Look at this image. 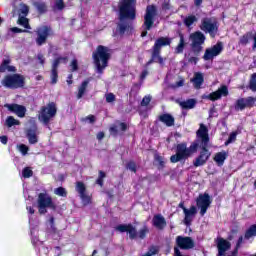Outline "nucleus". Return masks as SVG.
<instances>
[{
	"label": "nucleus",
	"mask_w": 256,
	"mask_h": 256,
	"mask_svg": "<svg viewBox=\"0 0 256 256\" xmlns=\"http://www.w3.org/2000/svg\"><path fill=\"white\" fill-rule=\"evenodd\" d=\"M153 225L156 227V229H160V231H163L165 227H167V221L165 220V217L163 215L158 214L153 217Z\"/></svg>",
	"instance_id": "25"
},
{
	"label": "nucleus",
	"mask_w": 256,
	"mask_h": 256,
	"mask_svg": "<svg viewBox=\"0 0 256 256\" xmlns=\"http://www.w3.org/2000/svg\"><path fill=\"white\" fill-rule=\"evenodd\" d=\"M107 103H113L115 101V95L113 93L106 94Z\"/></svg>",
	"instance_id": "53"
},
{
	"label": "nucleus",
	"mask_w": 256,
	"mask_h": 256,
	"mask_svg": "<svg viewBox=\"0 0 256 256\" xmlns=\"http://www.w3.org/2000/svg\"><path fill=\"white\" fill-rule=\"evenodd\" d=\"M185 49V38L183 35H180V42L178 46L176 47V53H183V50Z\"/></svg>",
	"instance_id": "37"
},
{
	"label": "nucleus",
	"mask_w": 256,
	"mask_h": 256,
	"mask_svg": "<svg viewBox=\"0 0 256 256\" xmlns=\"http://www.w3.org/2000/svg\"><path fill=\"white\" fill-rule=\"evenodd\" d=\"M70 67H71V71H77V60H73L71 62Z\"/></svg>",
	"instance_id": "60"
},
{
	"label": "nucleus",
	"mask_w": 256,
	"mask_h": 256,
	"mask_svg": "<svg viewBox=\"0 0 256 256\" xmlns=\"http://www.w3.org/2000/svg\"><path fill=\"white\" fill-rule=\"evenodd\" d=\"M188 61H189V63H194V65H197L199 58L198 57H190Z\"/></svg>",
	"instance_id": "62"
},
{
	"label": "nucleus",
	"mask_w": 256,
	"mask_h": 256,
	"mask_svg": "<svg viewBox=\"0 0 256 256\" xmlns=\"http://www.w3.org/2000/svg\"><path fill=\"white\" fill-rule=\"evenodd\" d=\"M37 59L41 65L45 63V57L42 54H38Z\"/></svg>",
	"instance_id": "61"
},
{
	"label": "nucleus",
	"mask_w": 256,
	"mask_h": 256,
	"mask_svg": "<svg viewBox=\"0 0 256 256\" xmlns=\"http://www.w3.org/2000/svg\"><path fill=\"white\" fill-rule=\"evenodd\" d=\"M39 132L37 131V127L34 126L32 129L27 130L26 137L30 143V145H35L39 141Z\"/></svg>",
	"instance_id": "24"
},
{
	"label": "nucleus",
	"mask_w": 256,
	"mask_h": 256,
	"mask_svg": "<svg viewBox=\"0 0 256 256\" xmlns=\"http://www.w3.org/2000/svg\"><path fill=\"white\" fill-rule=\"evenodd\" d=\"M88 85H89L88 80H85L84 82H82L81 86L78 89V95H77L78 99H81V97H83V95H85V90L87 89Z\"/></svg>",
	"instance_id": "33"
},
{
	"label": "nucleus",
	"mask_w": 256,
	"mask_h": 256,
	"mask_svg": "<svg viewBox=\"0 0 256 256\" xmlns=\"http://www.w3.org/2000/svg\"><path fill=\"white\" fill-rule=\"evenodd\" d=\"M22 175L25 179H29V177H33V170L31 168H24Z\"/></svg>",
	"instance_id": "45"
},
{
	"label": "nucleus",
	"mask_w": 256,
	"mask_h": 256,
	"mask_svg": "<svg viewBox=\"0 0 256 256\" xmlns=\"http://www.w3.org/2000/svg\"><path fill=\"white\" fill-rule=\"evenodd\" d=\"M139 89H141V83L134 84L132 87V92L134 91L135 93L139 92Z\"/></svg>",
	"instance_id": "58"
},
{
	"label": "nucleus",
	"mask_w": 256,
	"mask_h": 256,
	"mask_svg": "<svg viewBox=\"0 0 256 256\" xmlns=\"http://www.w3.org/2000/svg\"><path fill=\"white\" fill-rule=\"evenodd\" d=\"M154 159H155L156 163L159 164L161 169H163L165 167V160H163V158L161 156H159V154H155Z\"/></svg>",
	"instance_id": "44"
},
{
	"label": "nucleus",
	"mask_w": 256,
	"mask_h": 256,
	"mask_svg": "<svg viewBox=\"0 0 256 256\" xmlns=\"http://www.w3.org/2000/svg\"><path fill=\"white\" fill-rule=\"evenodd\" d=\"M229 95V90L227 86H221L217 91L212 92L208 95V99L210 101H217L221 99V97H227Z\"/></svg>",
	"instance_id": "19"
},
{
	"label": "nucleus",
	"mask_w": 256,
	"mask_h": 256,
	"mask_svg": "<svg viewBox=\"0 0 256 256\" xmlns=\"http://www.w3.org/2000/svg\"><path fill=\"white\" fill-rule=\"evenodd\" d=\"M185 85V80H179L176 82L175 85H172V88L175 89V87H183Z\"/></svg>",
	"instance_id": "57"
},
{
	"label": "nucleus",
	"mask_w": 256,
	"mask_h": 256,
	"mask_svg": "<svg viewBox=\"0 0 256 256\" xmlns=\"http://www.w3.org/2000/svg\"><path fill=\"white\" fill-rule=\"evenodd\" d=\"M127 131V125L123 122H116L109 128L110 135L112 137H119V135H123Z\"/></svg>",
	"instance_id": "16"
},
{
	"label": "nucleus",
	"mask_w": 256,
	"mask_h": 256,
	"mask_svg": "<svg viewBox=\"0 0 256 256\" xmlns=\"http://www.w3.org/2000/svg\"><path fill=\"white\" fill-rule=\"evenodd\" d=\"M147 233H149V229L145 226L139 232H137V230L131 224L129 225L130 239H145V237H147Z\"/></svg>",
	"instance_id": "18"
},
{
	"label": "nucleus",
	"mask_w": 256,
	"mask_h": 256,
	"mask_svg": "<svg viewBox=\"0 0 256 256\" xmlns=\"http://www.w3.org/2000/svg\"><path fill=\"white\" fill-rule=\"evenodd\" d=\"M252 39H253V41H254V44H253V46H252V49H256V32H255V34L252 36Z\"/></svg>",
	"instance_id": "64"
},
{
	"label": "nucleus",
	"mask_w": 256,
	"mask_h": 256,
	"mask_svg": "<svg viewBox=\"0 0 256 256\" xmlns=\"http://www.w3.org/2000/svg\"><path fill=\"white\" fill-rule=\"evenodd\" d=\"M162 9L164 11H169V9H171V4L168 1H164L162 4Z\"/></svg>",
	"instance_id": "55"
},
{
	"label": "nucleus",
	"mask_w": 256,
	"mask_h": 256,
	"mask_svg": "<svg viewBox=\"0 0 256 256\" xmlns=\"http://www.w3.org/2000/svg\"><path fill=\"white\" fill-rule=\"evenodd\" d=\"M84 121H88V123H95V116L90 115V116L84 118Z\"/></svg>",
	"instance_id": "59"
},
{
	"label": "nucleus",
	"mask_w": 256,
	"mask_h": 256,
	"mask_svg": "<svg viewBox=\"0 0 256 256\" xmlns=\"http://www.w3.org/2000/svg\"><path fill=\"white\" fill-rule=\"evenodd\" d=\"M155 17H157V7L155 5H148L144 15V26L146 31H151V27H153V24L155 23Z\"/></svg>",
	"instance_id": "11"
},
{
	"label": "nucleus",
	"mask_w": 256,
	"mask_h": 256,
	"mask_svg": "<svg viewBox=\"0 0 256 256\" xmlns=\"http://www.w3.org/2000/svg\"><path fill=\"white\" fill-rule=\"evenodd\" d=\"M244 101H245L247 107H253V105H255L256 98L255 97H247V98H244Z\"/></svg>",
	"instance_id": "46"
},
{
	"label": "nucleus",
	"mask_w": 256,
	"mask_h": 256,
	"mask_svg": "<svg viewBox=\"0 0 256 256\" xmlns=\"http://www.w3.org/2000/svg\"><path fill=\"white\" fill-rule=\"evenodd\" d=\"M10 63L11 61L9 59L3 61L2 65L0 66L1 73H5V71L15 72V66H10Z\"/></svg>",
	"instance_id": "31"
},
{
	"label": "nucleus",
	"mask_w": 256,
	"mask_h": 256,
	"mask_svg": "<svg viewBox=\"0 0 256 256\" xmlns=\"http://www.w3.org/2000/svg\"><path fill=\"white\" fill-rule=\"evenodd\" d=\"M237 139V132H232L228 138V140L225 142V145H229L230 143H233Z\"/></svg>",
	"instance_id": "50"
},
{
	"label": "nucleus",
	"mask_w": 256,
	"mask_h": 256,
	"mask_svg": "<svg viewBox=\"0 0 256 256\" xmlns=\"http://www.w3.org/2000/svg\"><path fill=\"white\" fill-rule=\"evenodd\" d=\"M151 99H152L151 95L145 96L141 101L142 107H147V105L151 103Z\"/></svg>",
	"instance_id": "49"
},
{
	"label": "nucleus",
	"mask_w": 256,
	"mask_h": 256,
	"mask_svg": "<svg viewBox=\"0 0 256 256\" xmlns=\"http://www.w3.org/2000/svg\"><path fill=\"white\" fill-rule=\"evenodd\" d=\"M247 102H245V98H240L236 101L235 109L236 111H243V109H246Z\"/></svg>",
	"instance_id": "35"
},
{
	"label": "nucleus",
	"mask_w": 256,
	"mask_h": 256,
	"mask_svg": "<svg viewBox=\"0 0 256 256\" xmlns=\"http://www.w3.org/2000/svg\"><path fill=\"white\" fill-rule=\"evenodd\" d=\"M251 237H256V224L250 226L244 235V239H251Z\"/></svg>",
	"instance_id": "32"
},
{
	"label": "nucleus",
	"mask_w": 256,
	"mask_h": 256,
	"mask_svg": "<svg viewBox=\"0 0 256 256\" xmlns=\"http://www.w3.org/2000/svg\"><path fill=\"white\" fill-rule=\"evenodd\" d=\"M196 205L200 209L201 217H203L205 213H207V209H209V206L211 205V197L209 196V194H200L196 200Z\"/></svg>",
	"instance_id": "12"
},
{
	"label": "nucleus",
	"mask_w": 256,
	"mask_h": 256,
	"mask_svg": "<svg viewBox=\"0 0 256 256\" xmlns=\"http://www.w3.org/2000/svg\"><path fill=\"white\" fill-rule=\"evenodd\" d=\"M184 224L189 227L193 221V217L197 215V207L191 206L190 209L184 208Z\"/></svg>",
	"instance_id": "22"
},
{
	"label": "nucleus",
	"mask_w": 256,
	"mask_h": 256,
	"mask_svg": "<svg viewBox=\"0 0 256 256\" xmlns=\"http://www.w3.org/2000/svg\"><path fill=\"white\" fill-rule=\"evenodd\" d=\"M119 19L118 33L123 35L129 25V0H120L119 2Z\"/></svg>",
	"instance_id": "4"
},
{
	"label": "nucleus",
	"mask_w": 256,
	"mask_h": 256,
	"mask_svg": "<svg viewBox=\"0 0 256 256\" xmlns=\"http://www.w3.org/2000/svg\"><path fill=\"white\" fill-rule=\"evenodd\" d=\"M0 141L3 145H7V141H8L7 136H0Z\"/></svg>",
	"instance_id": "63"
},
{
	"label": "nucleus",
	"mask_w": 256,
	"mask_h": 256,
	"mask_svg": "<svg viewBox=\"0 0 256 256\" xmlns=\"http://www.w3.org/2000/svg\"><path fill=\"white\" fill-rule=\"evenodd\" d=\"M76 191L79 193L84 205H89L91 203V196L87 195V186H85V183L81 181L76 182Z\"/></svg>",
	"instance_id": "15"
},
{
	"label": "nucleus",
	"mask_w": 256,
	"mask_h": 256,
	"mask_svg": "<svg viewBox=\"0 0 256 256\" xmlns=\"http://www.w3.org/2000/svg\"><path fill=\"white\" fill-rule=\"evenodd\" d=\"M19 12L21 17H27V13H29V6L20 4Z\"/></svg>",
	"instance_id": "39"
},
{
	"label": "nucleus",
	"mask_w": 256,
	"mask_h": 256,
	"mask_svg": "<svg viewBox=\"0 0 256 256\" xmlns=\"http://www.w3.org/2000/svg\"><path fill=\"white\" fill-rule=\"evenodd\" d=\"M6 125L8 127H13V125H19V122L17 120H15V118H13V116H9L6 119Z\"/></svg>",
	"instance_id": "43"
},
{
	"label": "nucleus",
	"mask_w": 256,
	"mask_h": 256,
	"mask_svg": "<svg viewBox=\"0 0 256 256\" xmlns=\"http://www.w3.org/2000/svg\"><path fill=\"white\" fill-rule=\"evenodd\" d=\"M137 17V0H129V21H135Z\"/></svg>",
	"instance_id": "27"
},
{
	"label": "nucleus",
	"mask_w": 256,
	"mask_h": 256,
	"mask_svg": "<svg viewBox=\"0 0 256 256\" xmlns=\"http://www.w3.org/2000/svg\"><path fill=\"white\" fill-rule=\"evenodd\" d=\"M223 51V43L218 42L211 48H208L205 50L203 59L204 61H211L214 57H217V55H221V52Z\"/></svg>",
	"instance_id": "14"
},
{
	"label": "nucleus",
	"mask_w": 256,
	"mask_h": 256,
	"mask_svg": "<svg viewBox=\"0 0 256 256\" xmlns=\"http://www.w3.org/2000/svg\"><path fill=\"white\" fill-rule=\"evenodd\" d=\"M4 107H6L8 111H11V113H15L17 117H25V113L27 112L24 106L18 104H5Z\"/></svg>",
	"instance_id": "20"
},
{
	"label": "nucleus",
	"mask_w": 256,
	"mask_h": 256,
	"mask_svg": "<svg viewBox=\"0 0 256 256\" xmlns=\"http://www.w3.org/2000/svg\"><path fill=\"white\" fill-rule=\"evenodd\" d=\"M253 39V32H248L240 38V45H247Z\"/></svg>",
	"instance_id": "34"
},
{
	"label": "nucleus",
	"mask_w": 256,
	"mask_h": 256,
	"mask_svg": "<svg viewBox=\"0 0 256 256\" xmlns=\"http://www.w3.org/2000/svg\"><path fill=\"white\" fill-rule=\"evenodd\" d=\"M200 29L204 33H209L211 37H215L217 35V31H219V24L217 19L211 17H206L201 20Z\"/></svg>",
	"instance_id": "8"
},
{
	"label": "nucleus",
	"mask_w": 256,
	"mask_h": 256,
	"mask_svg": "<svg viewBox=\"0 0 256 256\" xmlns=\"http://www.w3.org/2000/svg\"><path fill=\"white\" fill-rule=\"evenodd\" d=\"M159 121H161V123H164L166 127H173V125H175V118L171 114L160 115Z\"/></svg>",
	"instance_id": "28"
},
{
	"label": "nucleus",
	"mask_w": 256,
	"mask_h": 256,
	"mask_svg": "<svg viewBox=\"0 0 256 256\" xmlns=\"http://www.w3.org/2000/svg\"><path fill=\"white\" fill-rule=\"evenodd\" d=\"M250 89L251 91H256V73L252 74V79L250 81Z\"/></svg>",
	"instance_id": "48"
},
{
	"label": "nucleus",
	"mask_w": 256,
	"mask_h": 256,
	"mask_svg": "<svg viewBox=\"0 0 256 256\" xmlns=\"http://www.w3.org/2000/svg\"><path fill=\"white\" fill-rule=\"evenodd\" d=\"M218 255L217 256H225V253H227V251H229L231 249V242L220 238L218 240Z\"/></svg>",
	"instance_id": "23"
},
{
	"label": "nucleus",
	"mask_w": 256,
	"mask_h": 256,
	"mask_svg": "<svg viewBox=\"0 0 256 256\" xmlns=\"http://www.w3.org/2000/svg\"><path fill=\"white\" fill-rule=\"evenodd\" d=\"M18 23L19 25H22V27H25V29H31V27L29 26V19L25 18V16L20 15Z\"/></svg>",
	"instance_id": "38"
},
{
	"label": "nucleus",
	"mask_w": 256,
	"mask_h": 256,
	"mask_svg": "<svg viewBox=\"0 0 256 256\" xmlns=\"http://www.w3.org/2000/svg\"><path fill=\"white\" fill-rule=\"evenodd\" d=\"M59 63H67V57H59L53 62L51 71V83L54 85L57 83V67H59Z\"/></svg>",
	"instance_id": "21"
},
{
	"label": "nucleus",
	"mask_w": 256,
	"mask_h": 256,
	"mask_svg": "<svg viewBox=\"0 0 256 256\" xmlns=\"http://www.w3.org/2000/svg\"><path fill=\"white\" fill-rule=\"evenodd\" d=\"M35 7L40 13H45V11H47V5L43 2H36Z\"/></svg>",
	"instance_id": "41"
},
{
	"label": "nucleus",
	"mask_w": 256,
	"mask_h": 256,
	"mask_svg": "<svg viewBox=\"0 0 256 256\" xmlns=\"http://www.w3.org/2000/svg\"><path fill=\"white\" fill-rule=\"evenodd\" d=\"M109 59H111V50L105 46H98L93 53L97 73H103V70L107 67V63H109Z\"/></svg>",
	"instance_id": "3"
},
{
	"label": "nucleus",
	"mask_w": 256,
	"mask_h": 256,
	"mask_svg": "<svg viewBox=\"0 0 256 256\" xmlns=\"http://www.w3.org/2000/svg\"><path fill=\"white\" fill-rule=\"evenodd\" d=\"M225 159H227V152H225V151L218 152L214 156V161L219 166H221V165H223V163H225Z\"/></svg>",
	"instance_id": "30"
},
{
	"label": "nucleus",
	"mask_w": 256,
	"mask_h": 256,
	"mask_svg": "<svg viewBox=\"0 0 256 256\" xmlns=\"http://www.w3.org/2000/svg\"><path fill=\"white\" fill-rule=\"evenodd\" d=\"M205 34L201 31H196L189 36L190 41V47L192 50V53L196 55V57H199L201 54V51H203V45L205 44Z\"/></svg>",
	"instance_id": "6"
},
{
	"label": "nucleus",
	"mask_w": 256,
	"mask_h": 256,
	"mask_svg": "<svg viewBox=\"0 0 256 256\" xmlns=\"http://www.w3.org/2000/svg\"><path fill=\"white\" fill-rule=\"evenodd\" d=\"M176 103L181 107V109L189 110V109H195L197 105V100L193 98L185 101L176 100Z\"/></svg>",
	"instance_id": "26"
},
{
	"label": "nucleus",
	"mask_w": 256,
	"mask_h": 256,
	"mask_svg": "<svg viewBox=\"0 0 256 256\" xmlns=\"http://www.w3.org/2000/svg\"><path fill=\"white\" fill-rule=\"evenodd\" d=\"M47 209H55L53 199L48 194L40 193L38 196V211L41 215H45Z\"/></svg>",
	"instance_id": "9"
},
{
	"label": "nucleus",
	"mask_w": 256,
	"mask_h": 256,
	"mask_svg": "<svg viewBox=\"0 0 256 256\" xmlns=\"http://www.w3.org/2000/svg\"><path fill=\"white\" fill-rule=\"evenodd\" d=\"M106 177L105 172L100 171L98 179L96 180L97 185H100V187H103V179Z\"/></svg>",
	"instance_id": "47"
},
{
	"label": "nucleus",
	"mask_w": 256,
	"mask_h": 256,
	"mask_svg": "<svg viewBox=\"0 0 256 256\" xmlns=\"http://www.w3.org/2000/svg\"><path fill=\"white\" fill-rule=\"evenodd\" d=\"M57 115V105L53 102L43 106L38 114V119L44 125H49V122L53 117Z\"/></svg>",
	"instance_id": "7"
},
{
	"label": "nucleus",
	"mask_w": 256,
	"mask_h": 256,
	"mask_svg": "<svg viewBox=\"0 0 256 256\" xmlns=\"http://www.w3.org/2000/svg\"><path fill=\"white\" fill-rule=\"evenodd\" d=\"M176 245L179 249L189 251V249H193L195 247V241L189 236H177Z\"/></svg>",
	"instance_id": "13"
},
{
	"label": "nucleus",
	"mask_w": 256,
	"mask_h": 256,
	"mask_svg": "<svg viewBox=\"0 0 256 256\" xmlns=\"http://www.w3.org/2000/svg\"><path fill=\"white\" fill-rule=\"evenodd\" d=\"M18 150L20 151V153H22V155H25L29 151V147H27V145L25 144H21L18 145Z\"/></svg>",
	"instance_id": "51"
},
{
	"label": "nucleus",
	"mask_w": 256,
	"mask_h": 256,
	"mask_svg": "<svg viewBox=\"0 0 256 256\" xmlns=\"http://www.w3.org/2000/svg\"><path fill=\"white\" fill-rule=\"evenodd\" d=\"M129 169L133 172V173H137V164H135V162H129Z\"/></svg>",
	"instance_id": "54"
},
{
	"label": "nucleus",
	"mask_w": 256,
	"mask_h": 256,
	"mask_svg": "<svg viewBox=\"0 0 256 256\" xmlns=\"http://www.w3.org/2000/svg\"><path fill=\"white\" fill-rule=\"evenodd\" d=\"M197 21L198 19L195 15H189L184 19V25H186V27H191V25H193V23H197Z\"/></svg>",
	"instance_id": "36"
},
{
	"label": "nucleus",
	"mask_w": 256,
	"mask_h": 256,
	"mask_svg": "<svg viewBox=\"0 0 256 256\" xmlns=\"http://www.w3.org/2000/svg\"><path fill=\"white\" fill-rule=\"evenodd\" d=\"M196 135L198 137V147L202 150L193 162V165L194 167H203V165L209 161V157H211V152L207 149V147H209V129H207L205 124H200V128L197 130Z\"/></svg>",
	"instance_id": "1"
},
{
	"label": "nucleus",
	"mask_w": 256,
	"mask_h": 256,
	"mask_svg": "<svg viewBox=\"0 0 256 256\" xmlns=\"http://www.w3.org/2000/svg\"><path fill=\"white\" fill-rule=\"evenodd\" d=\"M10 31L12 33H24L25 32V30H22L21 28H18V27L10 28Z\"/></svg>",
	"instance_id": "56"
},
{
	"label": "nucleus",
	"mask_w": 256,
	"mask_h": 256,
	"mask_svg": "<svg viewBox=\"0 0 256 256\" xmlns=\"http://www.w3.org/2000/svg\"><path fill=\"white\" fill-rule=\"evenodd\" d=\"M197 149H199L198 141L192 143L190 147H187L186 143H180L176 146V154L170 157V161L171 163H179V161L189 159L193 153H197Z\"/></svg>",
	"instance_id": "2"
},
{
	"label": "nucleus",
	"mask_w": 256,
	"mask_h": 256,
	"mask_svg": "<svg viewBox=\"0 0 256 256\" xmlns=\"http://www.w3.org/2000/svg\"><path fill=\"white\" fill-rule=\"evenodd\" d=\"M205 79L203 78V73L196 72L194 77L191 79V82L194 84L195 89H201L203 82Z\"/></svg>",
	"instance_id": "29"
},
{
	"label": "nucleus",
	"mask_w": 256,
	"mask_h": 256,
	"mask_svg": "<svg viewBox=\"0 0 256 256\" xmlns=\"http://www.w3.org/2000/svg\"><path fill=\"white\" fill-rule=\"evenodd\" d=\"M116 231H119V233H129V225L127 224H120L116 226Z\"/></svg>",
	"instance_id": "40"
},
{
	"label": "nucleus",
	"mask_w": 256,
	"mask_h": 256,
	"mask_svg": "<svg viewBox=\"0 0 256 256\" xmlns=\"http://www.w3.org/2000/svg\"><path fill=\"white\" fill-rule=\"evenodd\" d=\"M167 45H171V39L167 37H160L155 41V44L152 48L151 60L148 62V65H151V63H159V65H163V57H161V48L167 47Z\"/></svg>",
	"instance_id": "5"
},
{
	"label": "nucleus",
	"mask_w": 256,
	"mask_h": 256,
	"mask_svg": "<svg viewBox=\"0 0 256 256\" xmlns=\"http://www.w3.org/2000/svg\"><path fill=\"white\" fill-rule=\"evenodd\" d=\"M55 195H58L59 197H67V191L63 187L56 188L54 190Z\"/></svg>",
	"instance_id": "42"
},
{
	"label": "nucleus",
	"mask_w": 256,
	"mask_h": 256,
	"mask_svg": "<svg viewBox=\"0 0 256 256\" xmlns=\"http://www.w3.org/2000/svg\"><path fill=\"white\" fill-rule=\"evenodd\" d=\"M2 85H4V87H8L9 89H17L25 85V78L19 74L8 75L2 81Z\"/></svg>",
	"instance_id": "10"
},
{
	"label": "nucleus",
	"mask_w": 256,
	"mask_h": 256,
	"mask_svg": "<svg viewBox=\"0 0 256 256\" xmlns=\"http://www.w3.org/2000/svg\"><path fill=\"white\" fill-rule=\"evenodd\" d=\"M37 45H43L47 41V37L51 35V28L47 26H42L37 30Z\"/></svg>",
	"instance_id": "17"
},
{
	"label": "nucleus",
	"mask_w": 256,
	"mask_h": 256,
	"mask_svg": "<svg viewBox=\"0 0 256 256\" xmlns=\"http://www.w3.org/2000/svg\"><path fill=\"white\" fill-rule=\"evenodd\" d=\"M54 7L55 9L61 10L63 7H65V4L63 3V0H55Z\"/></svg>",
	"instance_id": "52"
}]
</instances>
